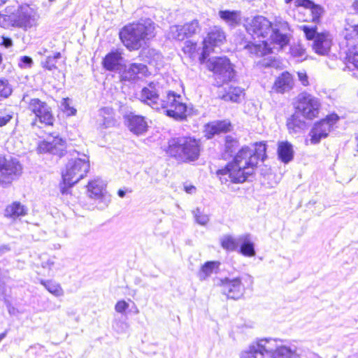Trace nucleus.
Masks as SVG:
<instances>
[{
	"label": "nucleus",
	"mask_w": 358,
	"mask_h": 358,
	"mask_svg": "<svg viewBox=\"0 0 358 358\" xmlns=\"http://www.w3.org/2000/svg\"><path fill=\"white\" fill-rule=\"evenodd\" d=\"M266 152V145L260 143L255 150L244 146L238 150L232 162L223 169L216 171V176L222 184L243 183L254 173L258 162Z\"/></svg>",
	"instance_id": "nucleus-1"
},
{
	"label": "nucleus",
	"mask_w": 358,
	"mask_h": 358,
	"mask_svg": "<svg viewBox=\"0 0 358 358\" xmlns=\"http://www.w3.org/2000/svg\"><path fill=\"white\" fill-rule=\"evenodd\" d=\"M162 87L158 83L150 82L142 88L139 94L141 101L155 110L164 109L166 115L177 120H184L187 115V106L180 95L169 92L160 97Z\"/></svg>",
	"instance_id": "nucleus-2"
},
{
	"label": "nucleus",
	"mask_w": 358,
	"mask_h": 358,
	"mask_svg": "<svg viewBox=\"0 0 358 358\" xmlns=\"http://www.w3.org/2000/svg\"><path fill=\"white\" fill-rule=\"evenodd\" d=\"M247 31L252 36L266 38L272 31L271 41L280 48L286 46L290 39V28L288 23L282 19H276L273 24L263 16L255 17L245 26Z\"/></svg>",
	"instance_id": "nucleus-3"
},
{
	"label": "nucleus",
	"mask_w": 358,
	"mask_h": 358,
	"mask_svg": "<svg viewBox=\"0 0 358 358\" xmlns=\"http://www.w3.org/2000/svg\"><path fill=\"white\" fill-rule=\"evenodd\" d=\"M155 23L150 19L141 20L125 26L120 32L123 44L130 50H138L146 40L155 36Z\"/></svg>",
	"instance_id": "nucleus-4"
},
{
	"label": "nucleus",
	"mask_w": 358,
	"mask_h": 358,
	"mask_svg": "<svg viewBox=\"0 0 358 358\" xmlns=\"http://www.w3.org/2000/svg\"><path fill=\"white\" fill-rule=\"evenodd\" d=\"M62 173L63 183L60 185L62 194H68L69 189L87 176L90 163L87 155L73 150Z\"/></svg>",
	"instance_id": "nucleus-5"
},
{
	"label": "nucleus",
	"mask_w": 358,
	"mask_h": 358,
	"mask_svg": "<svg viewBox=\"0 0 358 358\" xmlns=\"http://www.w3.org/2000/svg\"><path fill=\"white\" fill-rule=\"evenodd\" d=\"M200 150L198 140L189 136H180L169 141L167 152L179 161L187 162L198 159Z\"/></svg>",
	"instance_id": "nucleus-6"
},
{
	"label": "nucleus",
	"mask_w": 358,
	"mask_h": 358,
	"mask_svg": "<svg viewBox=\"0 0 358 358\" xmlns=\"http://www.w3.org/2000/svg\"><path fill=\"white\" fill-rule=\"evenodd\" d=\"M207 67L213 72L218 85L231 81L236 75L233 65L227 57L210 58L207 61Z\"/></svg>",
	"instance_id": "nucleus-7"
},
{
	"label": "nucleus",
	"mask_w": 358,
	"mask_h": 358,
	"mask_svg": "<svg viewBox=\"0 0 358 358\" xmlns=\"http://www.w3.org/2000/svg\"><path fill=\"white\" fill-rule=\"evenodd\" d=\"M242 280H245L248 285L253 284V278L251 275L245 274L243 277H237L232 279L225 278L220 279V286L222 292L228 298L238 299L241 298L244 293L245 287L242 283Z\"/></svg>",
	"instance_id": "nucleus-8"
},
{
	"label": "nucleus",
	"mask_w": 358,
	"mask_h": 358,
	"mask_svg": "<svg viewBox=\"0 0 358 358\" xmlns=\"http://www.w3.org/2000/svg\"><path fill=\"white\" fill-rule=\"evenodd\" d=\"M22 171V166L16 158L0 155V183L10 184L21 175Z\"/></svg>",
	"instance_id": "nucleus-9"
},
{
	"label": "nucleus",
	"mask_w": 358,
	"mask_h": 358,
	"mask_svg": "<svg viewBox=\"0 0 358 358\" xmlns=\"http://www.w3.org/2000/svg\"><path fill=\"white\" fill-rule=\"evenodd\" d=\"M320 103L317 98L306 92L299 94L296 106V112L304 117L312 120L319 114Z\"/></svg>",
	"instance_id": "nucleus-10"
},
{
	"label": "nucleus",
	"mask_w": 358,
	"mask_h": 358,
	"mask_svg": "<svg viewBox=\"0 0 358 358\" xmlns=\"http://www.w3.org/2000/svg\"><path fill=\"white\" fill-rule=\"evenodd\" d=\"M338 120V115L333 114L315 122L308 134L310 138L306 139V143L310 141L312 145L318 144L321 139L327 137L333 125Z\"/></svg>",
	"instance_id": "nucleus-11"
},
{
	"label": "nucleus",
	"mask_w": 358,
	"mask_h": 358,
	"mask_svg": "<svg viewBox=\"0 0 358 358\" xmlns=\"http://www.w3.org/2000/svg\"><path fill=\"white\" fill-rule=\"evenodd\" d=\"M225 39V33L221 27L215 26L210 28L203 40V52L200 57L201 62H204L210 52L213 51L214 48L220 46Z\"/></svg>",
	"instance_id": "nucleus-12"
},
{
	"label": "nucleus",
	"mask_w": 358,
	"mask_h": 358,
	"mask_svg": "<svg viewBox=\"0 0 358 358\" xmlns=\"http://www.w3.org/2000/svg\"><path fill=\"white\" fill-rule=\"evenodd\" d=\"M38 15L36 10L28 5L21 6L11 17L13 25L27 29L36 24Z\"/></svg>",
	"instance_id": "nucleus-13"
},
{
	"label": "nucleus",
	"mask_w": 358,
	"mask_h": 358,
	"mask_svg": "<svg viewBox=\"0 0 358 358\" xmlns=\"http://www.w3.org/2000/svg\"><path fill=\"white\" fill-rule=\"evenodd\" d=\"M274 341L272 338L259 339L252 342L240 353V358H267L266 352L271 350L269 345Z\"/></svg>",
	"instance_id": "nucleus-14"
},
{
	"label": "nucleus",
	"mask_w": 358,
	"mask_h": 358,
	"mask_svg": "<svg viewBox=\"0 0 358 358\" xmlns=\"http://www.w3.org/2000/svg\"><path fill=\"white\" fill-rule=\"evenodd\" d=\"M28 109L35 114L41 123L52 125L55 118L51 108L46 102L42 101L38 98L31 99L28 104Z\"/></svg>",
	"instance_id": "nucleus-15"
},
{
	"label": "nucleus",
	"mask_w": 358,
	"mask_h": 358,
	"mask_svg": "<svg viewBox=\"0 0 358 358\" xmlns=\"http://www.w3.org/2000/svg\"><path fill=\"white\" fill-rule=\"evenodd\" d=\"M345 38L349 48L348 61L358 69V24L345 28Z\"/></svg>",
	"instance_id": "nucleus-16"
},
{
	"label": "nucleus",
	"mask_w": 358,
	"mask_h": 358,
	"mask_svg": "<svg viewBox=\"0 0 358 358\" xmlns=\"http://www.w3.org/2000/svg\"><path fill=\"white\" fill-rule=\"evenodd\" d=\"M66 149V141L59 136H51L41 142L38 150L41 153H50L62 157Z\"/></svg>",
	"instance_id": "nucleus-17"
},
{
	"label": "nucleus",
	"mask_w": 358,
	"mask_h": 358,
	"mask_svg": "<svg viewBox=\"0 0 358 358\" xmlns=\"http://www.w3.org/2000/svg\"><path fill=\"white\" fill-rule=\"evenodd\" d=\"M124 119L129 129L132 133L140 135L147 131L148 124L144 117L130 113L124 115Z\"/></svg>",
	"instance_id": "nucleus-18"
},
{
	"label": "nucleus",
	"mask_w": 358,
	"mask_h": 358,
	"mask_svg": "<svg viewBox=\"0 0 358 358\" xmlns=\"http://www.w3.org/2000/svg\"><path fill=\"white\" fill-rule=\"evenodd\" d=\"M123 57L120 52L115 50L108 53L103 59L102 64L104 69L110 71H115L121 73L124 69L122 64Z\"/></svg>",
	"instance_id": "nucleus-19"
},
{
	"label": "nucleus",
	"mask_w": 358,
	"mask_h": 358,
	"mask_svg": "<svg viewBox=\"0 0 358 358\" xmlns=\"http://www.w3.org/2000/svg\"><path fill=\"white\" fill-rule=\"evenodd\" d=\"M272 342L269 345L271 346V352H266L267 358H290L296 353V347H287L282 345L276 347V340L272 339Z\"/></svg>",
	"instance_id": "nucleus-20"
},
{
	"label": "nucleus",
	"mask_w": 358,
	"mask_h": 358,
	"mask_svg": "<svg viewBox=\"0 0 358 358\" xmlns=\"http://www.w3.org/2000/svg\"><path fill=\"white\" fill-rule=\"evenodd\" d=\"M147 66L141 63L131 64L127 68L124 66V69L121 72V80H134L138 74L145 75L147 72Z\"/></svg>",
	"instance_id": "nucleus-21"
},
{
	"label": "nucleus",
	"mask_w": 358,
	"mask_h": 358,
	"mask_svg": "<svg viewBox=\"0 0 358 358\" xmlns=\"http://www.w3.org/2000/svg\"><path fill=\"white\" fill-rule=\"evenodd\" d=\"M331 46V41L327 34H317L313 44V48L317 54L321 55H327L330 50Z\"/></svg>",
	"instance_id": "nucleus-22"
},
{
	"label": "nucleus",
	"mask_w": 358,
	"mask_h": 358,
	"mask_svg": "<svg viewBox=\"0 0 358 358\" xmlns=\"http://www.w3.org/2000/svg\"><path fill=\"white\" fill-rule=\"evenodd\" d=\"M293 87V78L292 75L288 72H283L278 76L272 89L278 93H284L290 90Z\"/></svg>",
	"instance_id": "nucleus-23"
},
{
	"label": "nucleus",
	"mask_w": 358,
	"mask_h": 358,
	"mask_svg": "<svg viewBox=\"0 0 358 358\" xmlns=\"http://www.w3.org/2000/svg\"><path fill=\"white\" fill-rule=\"evenodd\" d=\"M27 214V207L18 201H14L11 204L8 205L4 210V216L13 220H15Z\"/></svg>",
	"instance_id": "nucleus-24"
},
{
	"label": "nucleus",
	"mask_w": 358,
	"mask_h": 358,
	"mask_svg": "<svg viewBox=\"0 0 358 358\" xmlns=\"http://www.w3.org/2000/svg\"><path fill=\"white\" fill-rule=\"evenodd\" d=\"M239 252L245 257H254L256 255L255 245L250 234H242L238 236Z\"/></svg>",
	"instance_id": "nucleus-25"
},
{
	"label": "nucleus",
	"mask_w": 358,
	"mask_h": 358,
	"mask_svg": "<svg viewBox=\"0 0 358 358\" xmlns=\"http://www.w3.org/2000/svg\"><path fill=\"white\" fill-rule=\"evenodd\" d=\"M231 129V123L229 121H217L207 124L206 136L207 138H213L215 134L221 132H227Z\"/></svg>",
	"instance_id": "nucleus-26"
},
{
	"label": "nucleus",
	"mask_w": 358,
	"mask_h": 358,
	"mask_svg": "<svg viewBox=\"0 0 358 358\" xmlns=\"http://www.w3.org/2000/svg\"><path fill=\"white\" fill-rule=\"evenodd\" d=\"M277 152L279 159L285 164L289 163L294 158L293 146L288 141H279Z\"/></svg>",
	"instance_id": "nucleus-27"
},
{
	"label": "nucleus",
	"mask_w": 358,
	"mask_h": 358,
	"mask_svg": "<svg viewBox=\"0 0 358 358\" xmlns=\"http://www.w3.org/2000/svg\"><path fill=\"white\" fill-rule=\"evenodd\" d=\"M105 186V183L101 179H95L89 182L87 185L89 196L95 199L102 198L104 196Z\"/></svg>",
	"instance_id": "nucleus-28"
},
{
	"label": "nucleus",
	"mask_w": 358,
	"mask_h": 358,
	"mask_svg": "<svg viewBox=\"0 0 358 358\" xmlns=\"http://www.w3.org/2000/svg\"><path fill=\"white\" fill-rule=\"evenodd\" d=\"M239 148L238 139L232 136L228 135L224 137L222 157L227 159L233 156Z\"/></svg>",
	"instance_id": "nucleus-29"
},
{
	"label": "nucleus",
	"mask_w": 358,
	"mask_h": 358,
	"mask_svg": "<svg viewBox=\"0 0 358 358\" xmlns=\"http://www.w3.org/2000/svg\"><path fill=\"white\" fill-rule=\"evenodd\" d=\"M99 115L100 117L99 124L104 128H108L115 125V113L111 108H101L99 110Z\"/></svg>",
	"instance_id": "nucleus-30"
},
{
	"label": "nucleus",
	"mask_w": 358,
	"mask_h": 358,
	"mask_svg": "<svg viewBox=\"0 0 358 358\" xmlns=\"http://www.w3.org/2000/svg\"><path fill=\"white\" fill-rule=\"evenodd\" d=\"M251 54L258 57H262L271 52V48L265 41H261L259 43H248L244 46Z\"/></svg>",
	"instance_id": "nucleus-31"
},
{
	"label": "nucleus",
	"mask_w": 358,
	"mask_h": 358,
	"mask_svg": "<svg viewBox=\"0 0 358 358\" xmlns=\"http://www.w3.org/2000/svg\"><path fill=\"white\" fill-rule=\"evenodd\" d=\"M218 14L222 20L232 27L238 24L241 20V12L238 10H220Z\"/></svg>",
	"instance_id": "nucleus-32"
},
{
	"label": "nucleus",
	"mask_w": 358,
	"mask_h": 358,
	"mask_svg": "<svg viewBox=\"0 0 358 358\" xmlns=\"http://www.w3.org/2000/svg\"><path fill=\"white\" fill-rule=\"evenodd\" d=\"M287 127L290 133H297L306 128V122L296 112L287 119Z\"/></svg>",
	"instance_id": "nucleus-33"
},
{
	"label": "nucleus",
	"mask_w": 358,
	"mask_h": 358,
	"mask_svg": "<svg viewBox=\"0 0 358 358\" xmlns=\"http://www.w3.org/2000/svg\"><path fill=\"white\" fill-rule=\"evenodd\" d=\"M220 263L219 262H207L201 268L198 273V277L200 280H205L213 273H217Z\"/></svg>",
	"instance_id": "nucleus-34"
},
{
	"label": "nucleus",
	"mask_w": 358,
	"mask_h": 358,
	"mask_svg": "<svg viewBox=\"0 0 358 358\" xmlns=\"http://www.w3.org/2000/svg\"><path fill=\"white\" fill-rule=\"evenodd\" d=\"M40 283L52 294L55 296H62L64 295V290L60 284L55 281L49 280H40Z\"/></svg>",
	"instance_id": "nucleus-35"
},
{
	"label": "nucleus",
	"mask_w": 358,
	"mask_h": 358,
	"mask_svg": "<svg viewBox=\"0 0 358 358\" xmlns=\"http://www.w3.org/2000/svg\"><path fill=\"white\" fill-rule=\"evenodd\" d=\"M222 247L230 251L236 250L239 246L238 236L234 238L231 235H225L221 238Z\"/></svg>",
	"instance_id": "nucleus-36"
},
{
	"label": "nucleus",
	"mask_w": 358,
	"mask_h": 358,
	"mask_svg": "<svg viewBox=\"0 0 358 358\" xmlns=\"http://www.w3.org/2000/svg\"><path fill=\"white\" fill-rule=\"evenodd\" d=\"M243 94V90L238 87H229L228 91L222 96L224 101L238 102Z\"/></svg>",
	"instance_id": "nucleus-37"
},
{
	"label": "nucleus",
	"mask_w": 358,
	"mask_h": 358,
	"mask_svg": "<svg viewBox=\"0 0 358 358\" xmlns=\"http://www.w3.org/2000/svg\"><path fill=\"white\" fill-rule=\"evenodd\" d=\"M168 37L177 41H183L185 38H187L182 25L171 26L168 32Z\"/></svg>",
	"instance_id": "nucleus-38"
},
{
	"label": "nucleus",
	"mask_w": 358,
	"mask_h": 358,
	"mask_svg": "<svg viewBox=\"0 0 358 358\" xmlns=\"http://www.w3.org/2000/svg\"><path fill=\"white\" fill-rule=\"evenodd\" d=\"M182 27L187 38L196 34L201 29L197 20H194L189 22L185 23L182 25Z\"/></svg>",
	"instance_id": "nucleus-39"
},
{
	"label": "nucleus",
	"mask_w": 358,
	"mask_h": 358,
	"mask_svg": "<svg viewBox=\"0 0 358 358\" xmlns=\"http://www.w3.org/2000/svg\"><path fill=\"white\" fill-rule=\"evenodd\" d=\"M61 58L60 52H55L52 56H48L45 60L42 62V66L49 71H52L57 69L56 63L58 59Z\"/></svg>",
	"instance_id": "nucleus-40"
},
{
	"label": "nucleus",
	"mask_w": 358,
	"mask_h": 358,
	"mask_svg": "<svg viewBox=\"0 0 358 358\" xmlns=\"http://www.w3.org/2000/svg\"><path fill=\"white\" fill-rule=\"evenodd\" d=\"M14 113L8 108L0 109V127L6 125L13 117Z\"/></svg>",
	"instance_id": "nucleus-41"
},
{
	"label": "nucleus",
	"mask_w": 358,
	"mask_h": 358,
	"mask_svg": "<svg viewBox=\"0 0 358 358\" xmlns=\"http://www.w3.org/2000/svg\"><path fill=\"white\" fill-rule=\"evenodd\" d=\"M12 93V89L7 80H0V101L8 97Z\"/></svg>",
	"instance_id": "nucleus-42"
},
{
	"label": "nucleus",
	"mask_w": 358,
	"mask_h": 358,
	"mask_svg": "<svg viewBox=\"0 0 358 358\" xmlns=\"http://www.w3.org/2000/svg\"><path fill=\"white\" fill-rule=\"evenodd\" d=\"M193 214L196 222L201 225H206L209 221L208 216L203 213L198 208L193 211Z\"/></svg>",
	"instance_id": "nucleus-43"
},
{
	"label": "nucleus",
	"mask_w": 358,
	"mask_h": 358,
	"mask_svg": "<svg viewBox=\"0 0 358 358\" xmlns=\"http://www.w3.org/2000/svg\"><path fill=\"white\" fill-rule=\"evenodd\" d=\"M62 107L68 115H74L76 113V110L70 106V99L69 98L62 99Z\"/></svg>",
	"instance_id": "nucleus-44"
},
{
	"label": "nucleus",
	"mask_w": 358,
	"mask_h": 358,
	"mask_svg": "<svg viewBox=\"0 0 358 358\" xmlns=\"http://www.w3.org/2000/svg\"><path fill=\"white\" fill-rule=\"evenodd\" d=\"M290 50L294 57L302 58L306 55V50L299 44L293 45Z\"/></svg>",
	"instance_id": "nucleus-45"
},
{
	"label": "nucleus",
	"mask_w": 358,
	"mask_h": 358,
	"mask_svg": "<svg viewBox=\"0 0 358 358\" xmlns=\"http://www.w3.org/2000/svg\"><path fill=\"white\" fill-rule=\"evenodd\" d=\"M310 10L313 15V20L315 22L318 20L320 16L324 13L323 8L316 4H314L313 6Z\"/></svg>",
	"instance_id": "nucleus-46"
},
{
	"label": "nucleus",
	"mask_w": 358,
	"mask_h": 358,
	"mask_svg": "<svg viewBox=\"0 0 358 358\" xmlns=\"http://www.w3.org/2000/svg\"><path fill=\"white\" fill-rule=\"evenodd\" d=\"M196 43L193 42L192 41H185L184 46L182 48L183 52L185 54L192 55L193 52H195L196 49Z\"/></svg>",
	"instance_id": "nucleus-47"
},
{
	"label": "nucleus",
	"mask_w": 358,
	"mask_h": 358,
	"mask_svg": "<svg viewBox=\"0 0 358 358\" xmlns=\"http://www.w3.org/2000/svg\"><path fill=\"white\" fill-rule=\"evenodd\" d=\"M33 60L30 57L22 56L19 59L18 65L22 69H27L31 67Z\"/></svg>",
	"instance_id": "nucleus-48"
},
{
	"label": "nucleus",
	"mask_w": 358,
	"mask_h": 358,
	"mask_svg": "<svg viewBox=\"0 0 358 358\" xmlns=\"http://www.w3.org/2000/svg\"><path fill=\"white\" fill-rule=\"evenodd\" d=\"M303 32L306 35V37L308 40L315 39V37L317 36L316 29L313 27H309L308 26H303Z\"/></svg>",
	"instance_id": "nucleus-49"
},
{
	"label": "nucleus",
	"mask_w": 358,
	"mask_h": 358,
	"mask_svg": "<svg viewBox=\"0 0 358 358\" xmlns=\"http://www.w3.org/2000/svg\"><path fill=\"white\" fill-rule=\"evenodd\" d=\"M128 308L129 303L124 300L117 301L115 306V311L120 313H124Z\"/></svg>",
	"instance_id": "nucleus-50"
},
{
	"label": "nucleus",
	"mask_w": 358,
	"mask_h": 358,
	"mask_svg": "<svg viewBox=\"0 0 358 358\" xmlns=\"http://www.w3.org/2000/svg\"><path fill=\"white\" fill-rule=\"evenodd\" d=\"M315 3L310 0H296L295 5L296 6H303L310 9Z\"/></svg>",
	"instance_id": "nucleus-51"
},
{
	"label": "nucleus",
	"mask_w": 358,
	"mask_h": 358,
	"mask_svg": "<svg viewBox=\"0 0 358 358\" xmlns=\"http://www.w3.org/2000/svg\"><path fill=\"white\" fill-rule=\"evenodd\" d=\"M55 257H48L45 261H43L41 266L44 268L51 270L55 264Z\"/></svg>",
	"instance_id": "nucleus-52"
},
{
	"label": "nucleus",
	"mask_w": 358,
	"mask_h": 358,
	"mask_svg": "<svg viewBox=\"0 0 358 358\" xmlns=\"http://www.w3.org/2000/svg\"><path fill=\"white\" fill-rule=\"evenodd\" d=\"M298 77L303 85H308V78L306 72H298Z\"/></svg>",
	"instance_id": "nucleus-53"
},
{
	"label": "nucleus",
	"mask_w": 358,
	"mask_h": 358,
	"mask_svg": "<svg viewBox=\"0 0 358 358\" xmlns=\"http://www.w3.org/2000/svg\"><path fill=\"white\" fill-rule=\"evenodd\" d=\"M2 45H4L6 48H9L13 45L12 40L8 38L3 37Z\"/></svg>",
	"instance_id": "nucleus-54"
},
{
	"label": "nucleus",
	"mask_w": 358,
	"mask_h": 358,
	"mask_svg": "<svg viewBox=\"0 0 358 358\" xmlns=\"http://www.w3.org/2000/svg\"><path fill=\"white\" fill-rule=\"evenodd\" d=\"M10 249L8 245H3L0 246V256L2 255L3 254L10 251Z\"/></svg>",
	"instance_id": "nucleus-55"
},
{
	"label": "nucleus",
	"mask_w": 358,
	"mask_h": 358,
	"mask_svg": "<svg viewBox=\"0 0 358 358\" xmlns=\"http://www.w3.org/2000/svg\"><path fill=\"white\" fill-rule=\"evenodd\" d=\"M185 192L188 194H193L196 191V188L194 186L189 185V186H185Z\"/></svg>",
	"instance_id": "nucleus-56"
},
{
	"label": "nucleus",
	"mask_w": 358,
	"mask_h": 358,
	"mask_svg": "<svg viewBox=\"0 0 358 358\" xmlns=\"http://www.w3.org/2000/svg\"><path fill=\"white\" fill-rule=\"evenodd\" d=\"M352 8L355 13L358 14V0H355L352 3Z\"/></svg>",
	"instance_id": "nucleus-57"
},
{
	"label": "nucleus",
	"mask_w": 358,
	"mask_h": 358,
	"mask_svg": "<svg viewBox=\"0 0 358 358\" xmlns=\"http://www.w3.org/2000/svg\"><path fill=\"white\" fill-rule=\"evenodd\" d=\"M117 194L120 197L123 198L125 196V192L122 189H119Z\"/></svg>",
	"instance_id": "nucleus-58"
},
{
	"label": "nucleus",
	"mask_w": 358,
	"mask_h": 358,
	"mask_svg": "<svg viewBox=\"0 0 358 358\" xmlns=\"http://www.w3.org/2000/svg\"><path fill=\"white\" fill-rule=\"evenodd\" d=\"M15 310V308L14 307H9L8 308V312L10 314H13Z\"/></svg>",
	"instance_id": "nucleus-59"
},
{
	"label": "nucleus",
	"mask_w": 358,
	"mask_h": 358,
	"mask_svg": "<svg viewBox=\"0 0 358 358\" xmlns=\"http://www.w3.org/2000/svg\"><path fill=\"white\" fill-rule=\"evenodd\" d=\"M6 332L0 334V342L1 341L2 339H3L6 337Z\"/></svg>",
	"instance_id": "nucleus-60"
},
{
	"label": "nucleus",
	"mask_w": 358,
	"mask_h": 358,
	"mask_svg": "<svg viewBox=\"0 0 358 358\" xmlns=\"http://www.w3.org/2000/svg\"><path fill=\"white\" fill-rule=\"evenodd\" d=\"M6 1L7 0H0V6L4 4Z\"/></svg>",
	"instance_id": "nucleus-61"
},
{
	"label": "nucleus",
	"mask_w": 358,
	"mask_h": 358,
	"mask_svg": "<svg viewBox=\"0 0 358 358\" xmlns=\"http://www.w3.org/2000/svg\"><path fill=\"white\" fill-rule=\"evenodd\" d=\"M286 3H289L292 0H285Z\"/></svg>",
	"instance_id": "nucleus-62"
}]
</instances>
